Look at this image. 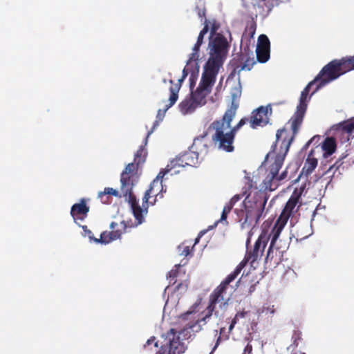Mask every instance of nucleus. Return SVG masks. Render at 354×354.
<instances>
[{"instance_id":"obj_1","label":"nucleus","mask_w":354,"mask_h":354,"mask_svg":"<svg viewBox=\"0 0 354 354\" xmlns=\"http://www.w3.org/2000/svg\"><path fill=\"white\" fill-rule=\"evenodd\" d=\"M269 239L270 237L266 232H262L259 236L253 249L247 252L244 259L236 267L235 270L227 275L210 295L209 305L203 312L205 313L204 316L198 318L194 323L189 324V328L194 332H198L202 330V326L207 324L213 314L216 317L219 316V311L216 310V306L218 305L222 309L227 305L228 299H225L224 295L229 284L238 277L248 262L252 264L262 257Z\"/></svg>"},{"instance_id":"obj_2","label":"nucleus","mask_w":354,"mask_h":354,"mask_svg":"<svg viewBox=\"0 0 354 354\" xmlns=\"http://www.w3.org/2000/svg\"><path fill=\"white\" fill-rule=\"evenodd\" d=\"M297 135L290 133L286 127L277 130L276 141L272 146V150L266 155L265 161L270 158H274L273 163L270 167L269 173L263 181L262 189L274 191L279 185L281 181L286 178L288 171H283L279 176L281 169L290 146Z\"/></svg>"},{"instance_id":"obj_3","label":"nucleus","mask_w":354,"mask_h":354,"mask_svg":"<svg viewBox=\"0 0 354 354\" xmlns=\"http://www.w3.org/2000/svg\"><path fill=\"white\" fill-rule=\"evenodd\" d=\"M254 192L250 191L242 202L240 208L235 209L236 220L242 230H250L256 227L265 216V208L268 200L266 193L259 190L257 185Z\"/></svg>"},{"instance_id":"obj_4","label":"nucleus","mask_w":354,"mask_h":354,"mask_svg":"<svg viewBox=\"0 0 354 354\" xmlns=\"http://www.w3.org/2000/svg\"><path fill=\"white\" fill-rule=\"evenodd\" d=\"M239 108V102L233 98L230 106L226 110L222 118L214 120L209 129L214 130L212 140L219 150L231 153L234 151L235 135L232 132L230 124Z\"/></svg>"},{"instance_id":"obj_5","label":"nucleus","mask_w":354,"mask_h":354,"mask_svg":"<svg viewBox=\"0 0 354 354\" xmlns=\"http://www.w3.org/2000/svg\"><path fill=\"white\" fill-rule=\"evenodd\" d=\"M198 162V153L193 151H185L170 161L167 167L158 173L156 178L153 180L149 188L145 192V196L142 198L143 207L147 209L148 207L149 199L151 197V194H153L154 187L158 185L159 180H160V183H162V180L165 174L168 173H170L171 175L178 174L181 168H183L185 166H194Z\"/></svg>"},{"instance_id":"obj_6","label":"nucleus","mask_w":354,"mask_h":354,"mask_svg":"<svg viewBox=\"0 0 354 354\" xmlns=\"http://www.w3.org/2000/svg\"><path fill=\"white\" fill-rule=\"evenodd\" d=\"M354 70V55L342 57L340 59H333L322 68L316 76V80L319 83L316 85L313 93L330 82L336 80L342 75Z\"/></svg>"},{"instance_id":"obj_7","label":"nucleus","mask_w":354,"mask_h":354,"mask_svg":"<svg viewBox=\"0 0 354 354\" xmlns=\"http://www.w3.org/2000/svg\"><path fill=\"white\" fill-rule=\"evenodd\" d=\"M229 48L228 41L222 34L217 33L211 36L209 41V57L204 69L218 74L226 58Z\"/></svg>"},{"instance_id":"obj_8","label":"nucleus","mask_w":354,"mask_h":354,"mask_svg":"<svg viewBox=\"0 0 354 354\" xmlns=\"http://www.w3.org/2000/svg\"><path fill=\"white\" fill-rule=\"evenodd\" d=\"M319 83V80H316V77L311 82H310L308 85L304 88V89L301 91V95L299 97V104L297 106L296 111L294 114L291 116V118L288 120L287 123L286 124V127L287 129L288 127H290V133H293L297 135L302 125L304 118L305 114L306 113L307 107H308V102L310 100L312 95L315 93H312L311 95L308 97V93L310 92V88L314 84H318ZM314 92V91H313Z\"/></svg>"},{"instance_id":"obj_9","label":"nucleus","mask_w":354,"mask_h":354,"mask_svg":"<svg viewBox=\"0 0 354 354\" xmlns=\"http://www.w3.org/2000/svg\"><path fill=\"white\" fill-rule=\"evenodd\" d=\"M304 189L305 186L304 185L299 189H295L290 198L286 202L281 214L276 221L272 230L281 232L289 218L292 216L301 205V203L299 202V200Z\"/></svg>"},{"instance_id":"obj_10","label":"nucleus","mask_w":354,"mask_h":354,"mask_svg":"<svg viewBox=\"0 0 354 354\" xmlns=\"http://www.w3.org/2000/svg\"><path fill=\"white\" fill-rule=\"evenodd\" d=\"M216 75L217 74L204 69L198 86L190 95L198 106L206 104V97L212 91Z\"/></svg>"},{"instance_id":"obj_11","label":"nucleus","mask_w":354,"mask_h":354,"mask_svg":"<svg viewBox=\"0 0 354 354\" xmlns=\"http://www.w3.org/2000/svg\"><path fill=\"white\" fill-rule=\"evenodd\" d=\"M137 166L133 163H129L124 170L122 172L120 176V192L121 196L124 197L128 201L136 198L133 194L132 189L136 185L138 179Z\"/></svg>"},{"instance_id":"obj_12","label":"nucleus","mask_w":354,"mask_h":354,"mask_svg":"<svg viewBox=\"0 0 354 354\" xmlns=\"http://www.w3.org/2000/svg\"><path fill=\"white\" fill-rule=\"evenodd\" d=\"M280 234V232L272 229L270 235L272 236V239L265 259L266 263L278 265L281 261L283 253L288 247L286 243H284V245H279L281 241L278 242V239Z\"/></svg>"},{"instance_id":"obj_13","label":"nucleus","mask_w":354,"mask_h":354,"mask_svg":"<svg viewBox=\"0 0 354 354\" xmlns=\"http://www.w3.org/2000/svg\"><path fill=\"white\" fill-rule=\"evenodd\" d=\"M165 339H167V343L165 345L161 346L156 354L162 349L164 351V354L167 350H168L167 354H182L185 351V344L180 340L175 329L171 328L167 331L165 335Z\"/></svg>"},{"instance_id":"obj_14","label":"nucleus","mask_w":354,"mask_h":354,"mask_svg":"<svg viewBox=\"0 0 354 354\" xmlns=\"http://www.w3.org/2000/svg\"><path fill=\"white\" fill-rule=\"evenodd\" d=\"M255 63L254 57H250L248 54L243 53L237 54L230 61L232 71L230 76L234 77L239 75L242 71H250Z\"/></svg>"},{"instance_id":"obj_15","label":"nucleus","mask_w":354,"mask_h":354,"mask_svg":"<svg viewBox=\"0 0 354 354\" xmlns=\"http://www.w3.org/2000/svg\"><path fill=\"white\" fill-rule=\"evenodd\" d=\"M270 43L266 35H261L258 38L256 49L257 59L260 63L266 62L270 58Z\"/></svg>"},{"instance_id":"obj_16","label":"nucleus","mask_w":354,"mask_h":354,"mask_svg":"<svg viewBox=\"0 0 354 354\" xmlns=\"http://www.w3.org/2000/svg\"><path fill=\"white\" fill-rule=\"evenodd\" d=\"M268 121V109L263 106L253 111L250 118V127L253 129L259 126H265Z\"/></svg>"},{"instance_id":"obj_17","label":"nucleus","mask_w":354,"mask_h":354,"mask_svg":"<svg viewBox=\"0 0 354 354\" xmlns=\"http://www.w3.org/2000/svg\"><path fill=\"white\" fill-rule=\"evenodd\" d=\"M90 207L86 204V198H81L80 203L74 204L71 209V215L75 221H83L89 212Z\"/></svg>"},{"instance_id":"obj_18","label":"nucleus","mask_w":354,"mask_h":354,"mask_svg":"<svg viewBox=\"0 0 354 354\" xmlns=\"http://www.w3.org/2000/svg\"><path fill=\"white\" fill-rule=\"evenodd\" d=\"M203 24L204 25V27L199 32L196 43L195 44L192 48V53L190 54L187 64H189V62H191L192 60H197L199 57L200 47L203 43L204 36L207 34V32L209 30V21L207 19H205Z\"/></svg>"},{"instance_id":"obj_19","label":"nucleus","mask_w":354,"mask_h":354,"mask_svg":"<svg viewBox=\"0 0 354 354\" xmlns=\"http://www.w3.org/2000/svg\"><path fill=\"white\" fill-rule=\"evenodd\" d=\"M188 73L186 68H184L183 71V76L180 79L178 80V82L175 84L174 86H171L169 88L170 91V96H169V103L167 106V109H169L178 100V92L181 87V84L185 80V78L187 76Z\"/></svg>"},{"instance_id":"obj_20","label":"nucleus","mask_w":354,"mask_h":354,"mask_svg":"<svg viewBox=\"0 0 354 354\" xmlns=\"http://www.w3.org/2000/svg\"><path fill=\"white\" fill-rule=\"evenodd\" d=\"M122 232L120 230H113L111 232H103L100 237L97 239H94L96 243H109L112 241L116 240L121 236Z\"/></svg>"},{"instance_id":"obj_21","label":"nucleus","mask_w":354,"mask_h":354,"mask_svg":"<svg viewBox=\"0 0 354 354\" xmlns=\"http://www.w3.org/2000/svg\"><path fill=\"white\" fill-rule=\"evenodd\" d=\"M111 195L114 196L121 197V195L119 194L118 191L111 187H106L104 188V190L103 192H100L98 193V198L100 199L102 203L109 204L111 201Z\"/></svg>"},{"instance_id":"obj_22","label":"nucleus","mask_w":354,"mask_h":354,"mask_svg":"<svg viewBox=\"0 0 354 354\" xmlns=\"http://www.w3.org/2000/svg\"><path fill=\"white\" fill-rule=\"evenodd\" d=\"M322 150L324 151V156L328 157L332 155L336 149V142L335 138L327 137L322 143Z\"/></svg>"},{"instance_id":"obj_23","label":"nucleus","mask_w":354,"mask_h":354,"mask_svg":"<svg viewBox=\"0 0 354 354\" xmlns=\"http://www.w3.org/2000/svg\"><path fill=\"white\" fill-rule=\"evenodd\" d=\"M128 202L131 205L133 216L137 221V225L141 224L144 221L142 208L139 205L136 198H133L132 201Z\"/></svg>"},{"instance_id":"obj_24","label":"nucleus","mask_w":354,"mask_h":354,"mask_svg":"<svg viewBox=\"0 0 354 354\" xmlns=\"http://www.w3.org/2000/svg\"><path fill=\"white\" fill-rule=\"evenodd\" d=\"M239 319H240L238 318L236 315L234 316L229 326L228 332L227 333H225V328H221L220 329V335L218 337L216 343L209 354H212V353L216 349V348L219 344V342L221 340V336L223 337L224 339H227L229 338V334L232 332V330L234 328V326L237 324Z\"/></svg>"},{"instance_id":"obj_25","label":"nucleus","mask_w":354,"mask_h":354,"mask_svg":"<svg viewBox=\"0 0 354 354\" xmlns=\"http://www.w3.org/2000/svg\"><path fill=\"white\" fill-rule=\"evenodd\" d=\"M239 319H240L238 318L236 315L234 316L229 326L228 332L227 333H225V328H221L220 329V335L218 337L216 343L209 354H212V353L216 349V348L219 344V342L221 340V336L223 337L224 339H227L229 338V334L232 332V330L234 328V326L237 324Z\"/></svg>"},{"instance_id":"obj_26","label":"nucleus","mask_w":354,"mask_h":354,"mask_svg":"<svg viewBox=\"0 0 354 354\" xmlns=\"http://www.w3.org/2000/svg\"><path fill=\"white\" fill-rule=\"evenodd\" d=\"M254 183L253 182V180L252 179H248V181L247 183V187H244L245 190L243 192L242 194H236L234 195L231 199L230 201L227 203V204H231V206L233 208L234 205H235L236 203H237L238 201H239L244 196H247V194L250 192V191H252V189H254Z\"/></svg>"},{"instance_id":"obj_27","label":"nucleus","mask_w":354,"mask_h":354,"mask_svg":"<svg viewBox=\"0 0 354 354\" xmlns=\"http://www.w3.org/2000/svg\"><path fill=\"white\" fill-rule=\"evenodd\" d=\"M197 106H198L191 97L189 98H185L179 104L180 111L183 114H187L194 111Z\"/></svg>"},{"instance_id":"obj_28","label":"nucleus","mask_w":354,"mask_h":354,"mask_svg":"<svg viewBox=\"0 0 354 354\" xmlns=\"http://www.w3.org/2000/svg\"><path fill=\"white\" fill-rule=\"evenodd\" d=\"M312 151L308 155L304 166L302 169V172L304 173L306 176L310 175L315 170L316 167L317 166V160L315 158H311L310 155Z\"/></svg>"},{"instance_id":"obj_29","label":"nucleus","mask_w":354,"mask_h":354,"mask_svg":"<svg viewBox=\"0 0 354 354\" xmlns=\"http://www.w3.org/2000/svg\"><path fill=\"white\" fill-rule=\"evenodd\" d=\"M147 151L145 149L144 146H140L135 154L134 162H133L137 166V169L140 164L143 163L145 161Z\"/></svg>"},{"instance_id":"obj_30","label":"nucleus","mask_w":354,"mask_h":354,"mask_svg":"<svg viewBox=\"0 0 354 354\" xmlns=\"http://www.w3.org/2000/svg\"><path fill=\"white\" fill-rule=\"evenodd\" d=\"M257 24L254 21L250 22L243 32V37L247 39L249 41L254 37L256 32Z\"/></svg>"},{"instance_id":"obj_31","label":"nucleus","mask_w":354,"mask_h":354,"mask_svg":"<svg viewBox=\"0 0 354 354\" xmlns=\"http://www.w3.org/2000/svg\"><path fill=\"white\" fill-rule=\"evenodd\" d=\"M342 130L348 135L354 132V118L341 124Z\"/></svg>"},{"instance_id":"obj_32","label":"nucleus","mask_w":354,"mask_h":354,"mask_svg":"<svg viewBox=\"0 0 354 354\" xmlns=\"http://www.w3.org/2000/svg\"><path fill=\"white\" fill-rule=\"evenodd\" d=\"M180 265H176L175 268L176 269L171 270L170 272H169L167 275V279L169 280V286H174L176 283L177 280L176 278L178 275V269L180 268Z\"/></svg>"},{"instance_id":"obj_33","label":"nucleus","mask_w":354,"mask_h":354,"mask_svg":"<svg viewBox=\"0 0 354 354\" xmlns=\"http://www.w3.org/2000/svg\"><path fill=\"white\" fill-rule=\"evenodd\" d=\"M302 339L301 337V332L299 330H295L293 332L292 336V343L290 346V348L292 349H295L297 348L299 345V342Z\"/></svg>"},{"instance_id":"obj_34","label":"nucleus","mask_w":354,"mask_h":354,"mask_svg":"<svg viewBox=\"0 0 354 354\" xmlns=\"http://www.w3.org/2000/svg\"><path fill=\"white\" fill-rule=\"evenodd\" d=\"M168 104H167L165 106V109L162 111L161 109H159L158 111V113H157V120L155 121L154 124H153V129H155L156 127H157L158 124H159V121H161L162 120V118H164V115H165V113L167 111V110L168 109H167V106ZM153 130H151V131H149L148 133H147V136L146 137V139H145V141L147 142V140L148 138V137L149 136V135L151 133Z\"/></svg>"},{"instance_id":"obj_35","label":"nucleus","mask_w":354,"mask_h":354,"mask_svg":"<svg viewBox=\"0 0 354 354\" xmlns=\"http://www.w3.org/2000/svg\"><path fill=\"white\" fill-rule=\"evenodd\" d=\"M248 122H250V118H243L241 119V120L233 127H230V130L233 132V133L236 136V132L239 129L242 127L244 124H245Z\"/></svg>"},{"instance_id":"obj_36","label":"nucleus","mask_w":354,"mask_h":354,"mask_svg":"<svg viewBox=\"0 0 354 354\" xmlns=\"http://www.w3.org/2000/svg\"><path fill=\"white\" fill-rule=\"evenodd\" d=\"M232 209V207L231 206V204L226 203L223 207L220 221H225L227 219L228 214L231 212Z\"/></svg>"},{"instance_id":"obj_37","label":"nucleus","mask_w":354,"mask_h":354,"mask_svg":"<svg viewBox=\"0 0 354 354\" xmlns=\"http://www.w3.org/2000/svg\"><path fill=\"white\" fill-rule=\"evenodd\" d=\"M243 346H244L242 354H252V345L250 342L244 340L243 342Z\"/></svg>"},{"instance_id":"obj_38","label":"nucleus","mask_w":354,"mask_h":354,"mask_svg":"<svg viewBox=\"0 0 354 354\" xmlns=\"http://www.w3.org/2000/svg\"><path fill=\"white\" fill-rule=\"evenodd\" d=\"M82 228L84 231L85 235H86L88 237L90 241H94V239H97V238L94 237L93 232L87 228L86 225H83Z\"/></svg>"},{"instance_id":"obj_39","label":"nucleus","mask_w":354,"mask_h":354,"mask_svg":"<svg viewBox=\"0 0 354 354\" xmlns=\"http://www.w3.org/2000/svg\"><path fill=\"white\" fill-rule=\"evenodd\" d=\"M152 343L154 344L155 348L158 347V342H156V337L152 336L147 341L146 344L144 345L145 348H147Z\"/></svg>"},{"instance_id":"obj_40","label":"nucleus","mask_w":354,"mask_h":354,"mask_svg":"<svg viewBox=\"0 0 354 354\" xmlns=\"http://www.w3.org/2000/svg\"><path fill=\"white\" fill-rule=\"evenodd\" d=\"M276 311V308H274V306H269L266 308H264L263 310V312H264L267 315H272Z\"/></svg>"},{"instance_id":"obj_41","label":"nucleus","mask_w":354,"mask_h":354,"mask_svg":"<svg viewBox=\"0 0 354 354\" xmlns=\"http://www.w3.org/2000/svg\"><path fill=\"white\" fill-rule=\"evenodd\" d=\"M196 78L194 75H192L189 77V87L192 91L193 90V88L196 84Z\"/></svg>"},{"instance_id":"obj_42","label":"nucleus","mask_w":354,"mask_h":354,"mask_svg":"<svg viewBox=\"0 0 354 354\" xmlns=\"http://www.w3.org/2000/svg\"><path fill=\"white\" fill-rule=\"evenodd\" d=\"M198 16L199 18H201V19L203 18H204V21L206 19V17H205V9H201V8H198Z\"/></svg>"},{"instance_id":"obj_43","label":"nucleus","mask_w":354,"mask_h":354,"mask_svg":"<svg viewBox=\"0 0 354 354\" xmlns=\"http://www.w3.org/2000/svg\"><path fill=\"white\" fill-rule=\"evenodd\" d=\"M248 312L245 311V310H242L241 312H238L235 315L238 318L242 319V318H244L248 315Z\"/></svg>"},{"instance_id":"obj_44","label":"nucleus","mask_w":354,"mask_h":354,"mask_svg":"<svg viewBox=\"0 0 354 354\" xmlns=\"http://www.w3.org/2000/svg\"><path fill=\"white\" fill-rule=\"evenodd\" d=\"M191 252V250L189 246H186L184 248L183 250L182 251V254L187 257L188 256Z\"/></svg>"},{"instance_id":"obj_45","label":"nucleus","mask_w":354,"mask_h":354,"mask_svg":"<svg viewBox=\"0 0 354 354\" xmlns=\"http://www.w3.org/2000/svg\"><path fill=\"white\" fill-rule=\"evenodd\" d=\"M217 30V27L216 26V25L214 24L212 25V29H211V36H214L216 33V31Z\"/></svg>"},{"instance_id":"obj_46","label":"nucleus","mask_w":354,"mask_h":354,"mask_svg":"<svg viewBox=\"0 0 354 354\" xmlns=\"http://www.w3.org/2000/svg\"><path fill=\"white\" fill-rule=\"evenodd\" d=\"M118 226V223L116 222H111L110 224V228L114 230L115 227Z\"/></svg>"},{"instance_id":"obj_47","label":"nucleus","mask_w":354,"mask_h":354,"mask_svg":"<svg viewBox=\"0 0 354 354\" xmlns=\"http://www.w3.org/2000/svg\"><path fill=\"white\" fill-rule=\"evenodd\" d=\"M182 286H183L182 283H178L177 286L174 288V290H176V291L179 290Z\"/></svg>"},{"instance_id":"obj_48","label":"nucleus","mask_w":354,"mask_h":354,"mask_svg":"<svg viewBox=\"0 0 354 354\" xmlns=\"http://www.w3.org/2000/svg\"><path fill=\"white\" fill-rule=\"evenodd\" d=\"M250 236H251V234H250V233H249V236H248V239H247V241H246V244H247V245H248V243H250Z\"/></svg>"},{"instance_id":"obj_49","label":"nucleus","mask_w":354,"mask_h":354,"mask_svg":"<svg viewBox=\"0 0 354 354\" xmlns=\"http://www.w3.org/2000/svg\"><path fill=\"white\" fill-rule=\"evenodd\" d=\"M316 209L313 212V214H312V221L314 219V217L316 215Z\"/></svg>"},{"instance_id":"obj_50","label":"nucleus","mask_w":354,"mask_h":354,"mask_svg":"<svg viewBox=\"0 0 354 354\" xmlns=\"http://www.w3.org/2000/svg\"><path fill=\"white\" fill-rule=\"evenodd\" d=\"M314 138H315V137H314V138H313L310 140H309V141L308 142V143L306 144V145H307V146H308V145H309L310 144V142L313 141V140H314Z\"/></svg>"},{"instance_id":"obj_51","label":"nucleus","mask_w":354,"mask_h":354,"mask_svg":"<svg viewBox=\"0 0 354 354\" xmlns=\"http://www.w3.org/2000/svg\"><path fill=\"white\" fill-rule=\"evenodd\" d=\"M157 354H164V351H163V350H162H162H160V352H158Z\"/></svg>"},{"instance_id":"obj_52","label":"nucleus","mask_w":354,"mask_h":354,"mask_svg":"<svg viewBox=\"0 0 354 354\" xmlns=\"http://www.w3.org/2000/svg\"><path fill=\"white\" fill-rule=\"evenodd\" d=\"M169 83H170V84H174V81H173L172 80H169Z\"/></svg>"},{"instance_id":"obj_53","label":"nucleus","mask_w":354,"mask_h":354,"mask_svg":"<svg viewBox=\"0 0 354 354\" xmlns=\"http://www.w3.org/2000/svg\"><path fill=\"white\" fill-rule=\"evenodd\" d=\"M266 0H259V1L265 2Z\"/></svg>"},{"instance_id":"obj_54","label":"nucleus","mask_w":354,"mask_h":354,"mask_svg":"<svg viewBox=\"0 0 354 354\" xmlns=\"http://www.w3.org/2000/svg\"><path fill=\"white\" fill-rule=\"evenodd\" d=\"M155 203H156V201H153V203H151V205L155 204Z\"/></svg>"},{"instance_id":"obj_55","label":"nucleus","mask_w":354,"mask_h":354,"mask_svg":"<svg viewBox=\"0 0 354 354\" xmlns=\"http://www.w3.org/2000/svg\"><path fill=\"white\" fill-rule=\"evenodd\" d=\"M155 203H156V201H153V203H151V205L155 204Z\"/></svg>"},{"instance_id":"obj_56","label":"nucleus","mask_w":354,"mask_h":354,"mask_svg":"<svg viewBox=\"0 0 354 354\" xmlns=\"http://www.w3.org/2000/svg\"><path fill=\"white\" fill-rule=\"evenodd\" d=\"M155 203H156V201H153V203H151V205L155 204Z\"/></svg>"},{"instance_id":"obj_57","label":"nucleus","mask_w":354,"mask_h":354,"mask_svg":"<svg viewBox=\"0 0 354 354\" xmlns=\"http://www.w3.org/2000/svg\"><path fill=\"white\" fill-rule=\"evenodd\" d=\"M205 136H207V133H205V135L203 136V138H205Z\"/></svg>"},{"instance_id":"obj_58","label":"nucleus","mask_w":354,"mask_h":354,"mask_svg":"<svg viewBox=\"0 0 354 354\" xmlns=\"http://www.w3.org/2000/svg\"><path fill=\"white\" fill-rule=\"evenodd\" d=\"M205 136H207V133H205V135L203 136V138H205Z\"/></svg>"},{"instance_id":"obj_59","label":"nucleus","mask_w":354,"mask_h":354,"mask_svg":"<svg viewBox=\"0 0 354 354\" xmlns=\"http://www.w3.org/2000/svg\"><path fill=\"white\" fill-rule=\"evenodd\" d=\"M205 136H207V133H205V135L203 136V138H205Z\"/></svg>"},{"instance_id":"obj_60","label":"nucleus","mask_w":354,"mask_h":354,"mask_svg":"<svg viewBox=\"0 0 354 354\" xmlns=\"http://www.w3.org/2000/svg\"><path fill=\"white\" fill-rule=\"evenodd\" d=\"M192 312L190 311V312H187V314H191Z\"/></svg>"}]
</instances>
